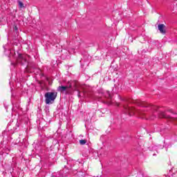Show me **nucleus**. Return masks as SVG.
<instances>
[{
  "label": "nucleus",
  "instance_id": "nucleus-1",
  "mask_svg": "<svg viewBox=\"0 0 177 177\" xmlns=\"http://www.w3.org/2000/svg\"><path fill=\"white\" fill-rule=\"evenodd\" d=\"M74 86L75 91H77L78 92L77 96L78 97H81V92L78 90V86H80V83L77 82L76 80L73 81L68 86H59L57 87V91L58 92H64L67 89H70L71 88H73Z\"/></svg>",
  "mask_w": 177,
  "mask_h": 177
},
{
  "label": "nucleus",
  "instance_id": "nucleus-2",
  "mask_svg": "<svg viewBox=\"0 0 177 177\" xmlns=\"http://www.w3.org/2000/svg\"><path fill=\"white\" fill-rule=\"evenodd\" d=\"M46 104H52L56 97H57V92H47L44 95Z\"/></svg>",
  "mask_w": 177,
  "mask_h": 177
},
{
  "label": "nucleus",
  "instance_id": "nucleus-3",
  "mask_svg": "<svg viewBox=\"0 0 177 177\" xmlns=\"http://www.w3.org/2000/svg\"><path fill=\"white\" fill-rule=\"evenodd\" d=\"M124 111L126 114H129V115H140V111L135 109L133 107H129L126 106L124 107Z\"/></svg>",
  "mask_w": 177,
  "mask_h": 177
},
{
  "label": "nucleus",
  "instance_id": "nucleus-4",
  "mask_svg": "<svg viewBox=\"0 0 177 177\" xmlns=\"http://www.w3.org/2000/svg\"><path fill=\"white\" fill-rule=\"evenodd\" d=\"M27 59H30V55L19 54L18 55L17 62L18 63H20L23 66L27 63Z\"/></svg>",
  "mask_w": 177,
  "mask_h": 177
},
{
  "label": "nucleus",
  "instance_id": "nucleus-5",
  "mask_svg": "<svg viewBox=\"0 0 177 177\" xmlns=\"http://www.w3.org/2000/svg\"><path fill=\"white\" fill-rule=\"evenodd\" d=\"M158 28L160 32V34H162L163 35H165L167 34V30H165V25L161 24L158 26Z\"/></svg>",
  "mask_w": 177,
  "mask_h": 177
},
{
  "label": "nucleus",
  "instance_id": "nucleus-6",
  "mask_svg": "<svg viewBox=\"0 0 177 177\" xmlns=\"http://www.w3.org/2000/svg\"><path fill=\"white\" fill-rule=\"evenodd\" d=\"M79 142H80V145H81L82 146H84V145H86V140H80Z\"/></svg>",
  "mask_w": 177,
  "mask_h": 177
},
{
  "label": "nucleus",
  "instance_id": "nucleus-7",
  "mask_svg": "<svg viewBox=\"0 0 177 177\" xmlns=\"http://www.w3.org/2000/svg\"><path fill=\"white\" fill-rule=\"evenodd\" d=\"M18 3H19V7L20 8V9H22V8H24V4L23 3V2L18 1Z\"/></svg>",
  "mask_w": 177,
  "mask_h": 177
},
{
  "label": "nucleus",
  "instance_id": "nucleus-8",
  "mask_svg": "<svg viewBox=\"0 0 177 177\" xmlns=\"http://www.w3.org/2000/svg\"><path fill=\"white\" fill-rule=\"evenodd\" d=\"M106 97H107L109 100L111 99V95L110 94V92L106 91Z\"/></svg>",
  "mask_w": 177,
  "mask_h": 177
},
{
  "label": "nucleus",
  "instance_id": "nucleus-9",
  "mask_svg": "<svg viewBox=\"0 0 177 177\" xmlns=\"http://www.w3.org/2000/svg\"><path fill=\"white\" fill-rule=\"evenodd\" d=\"M27 70H30V68H32V66L31 64L28 63V65L26 66Z\"/></svg>",
  "mask_w": 177,
  "mask_h": 177
},
{
  "label": "nucleus",
  "instance_id": "nucleus-10",
  "mask_svg": "<svg viewBox=\"0 0 177 177\" xmlns=\"http://www.w3.org/2000/svg\"><path fill=\"white\" fill-rule=\"evenodd\" d=\"M167 111H169V113H171V114H176V113H174L172 109H168Z\"/></svg>",
  "mask_w": 177,
  "mask_h": 177
},
{
  "label": "nucleus",
  "instance_id": "nucleus-11",
  "mask_svg": "<svg viewBox=\"0 0 177 177\" xmlns=\"http://www.w3.org/2000/svg\"><path fill=\"white\" fill-rule=\"evenodd\" d=\"M14 30H15V31H17V30H19V28H17V26H14Z\"/></svg>",
  "mask_w": 177,
  "mask_h": 177
},
{
  "label": "nucleus",
  "instance_id": "nucleus-12",
  "mask_svg": "<svg viewBox=\"0 0 177 177\" xmlns=\"http://www.w3.org/2000/svg\"><path fill=\"white\" fill-rule=\"evenodd\" d=\"M151 118V120H154V118Z\"/></svg>",
  "mask_w": 177,
  "mask_h": 177
}]
</instances>
